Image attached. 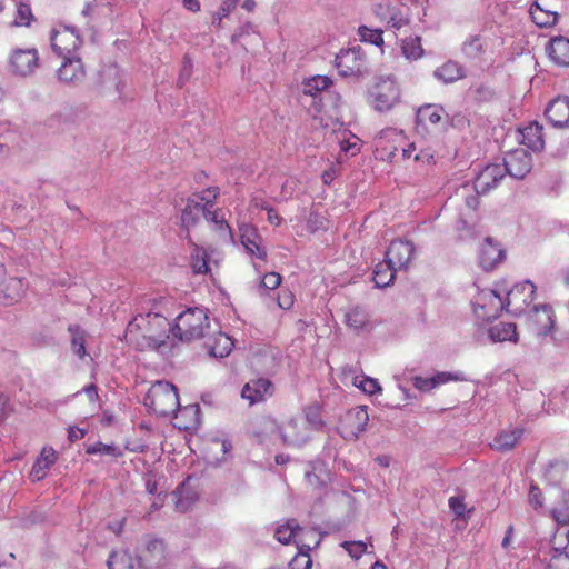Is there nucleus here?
<instances>
[{"instance_id": "nucleus-56", "label": "nucleus", "mask_w": 569, "mask_h": 569, "mask_svg": "<svg viewBox=\"0 0 569 569\" xmlns=\"http://www.w3.org/2000/svg\"><path fill=\"white\" fill-rule=\"evenodd\" d=\"M86 452L88 455H109L118 457L121 455L118 448L114 446L104 445L102 442H96L87 447Z\"/></svg>"}, {"instance_id": "nucleus-12", "label": "nucleus", "mask_w": 569, "mask_h": 569, "mask_svg": "<svg viewBox=\"0 0 569 569\" xmlns=\"http://www.w3.org/2000/svg\"><path fill=\"white\" fill-rule=\"evenodd\" d=\"M415 251V246L411 241L397 239L389 244L385 259L392 268H397L399 271L407 270L412 262Z\"/></svg>"}, {"instance_id": "nucleus-10", "label": "nucleus", "mask_w": 569, "mask_h": 569, "mask_svg": "<svg viewBox=\"0 0 569 569\" xmlns=\"http://www.w3.org/2000/svg\"><path fill=\"white\" fill-rule=\"evenodd\" d=\"M406 137L402 131L387 128L380 131L375 140L376 158L382 161H392L399 147L403 144Z\"/></svg>"}, {"instance_id": "nucleus-25", "label": "nucleus", "mask_w": 569, "mask_h": 569, "mask_svg": "<svg viewBox=\"0 0 569 569\" xmlns=\"http://www.w3.org/2000/svg\"><path fill=\"white\" fill-rule=\"evenodd\" d=\"M204 348L211 357L224 358L231 352L233 341L227 333L217 331L206 338Z\"/></svg>"}, {"instance_id": "nucleus-54", "label": "nucleus", "mask_w": 569, "mask_h": 569, "mask_svg": "<svg viewBox=\"0 0 569 569\" xmlns=\"http://www.w3.org/2000/svg\"><path fill=\"white\" fill-rule=\"evenodd\" d=\"M353 385L370 396L381 391L378 380L370 377H355Z\"/></svg>"}, {"instance_id": "nucleus-48", "label": "nucleus", "mask_w": 569, "mask_h": 569, "mask_svg": "<svg viewBox=\"0 0 569 569\" xmlns=\"http://www.w3.org/2000/svg\"><path fill=\"white\" fill-rule=\"evenodd\" d=\"M68 331L71 333V348L73 352L83 359L87 355L84 332L78 325L69 326Z\"/></svg>"}, {"instance_id": "nucleus-43", "label": "nucleus", "mask_w": 569, "mask_h": 569, "mask_svg": "<svg viewBox=\"0 0 569 569\" xmlns=\"http://www.w3.org/2000/svg\"><path fill=\"white\" fill-rule=\"evenodd\" d=\"M345 322L355 330L365 329L369 325L368 315L360 307L350 308L345 313Z\"/></svg>"}, {"instance_id": "nucleus-22", "label": "nucleus", "mask_w": 569, "mask_h": 569, "mask_svg": "<svg viewBox=\"0 0 569 569\" xmlns=\"http://www.w3.org/2000/svg\"><path fill=\"white\" fill-rule=\"evenodd\" d=\"M335 61L339 73L343 77L358 76L361 72L362 60L355 48L341 50Z\"/></svg>"}, {"instance_id": "nucleus-32", "label": "nucleus", "mask_w": 569, "mask_h": 569, "mask_svg": "<svg viewBox=\"0 0 569 569\" xmlns=\"http://www.w3.org/2000/svg\"><path fill=\"white\" fill-rule=\"evenodd\" d=\"M542 130V126L538 122L529 123L519 130L520 143L533 151L541 150L545 146Z\"/></svg>"}, {"instance_id": "nucleus-52", "label": "nucleus", "mask_w": 569, "mask_h": 569, "mask_svg": "<svg viewBox=\"0 0 569 569\" xmlns=\"http://www.w3.org/2000/svg\"><path fill=\"white\" fill-rule=\"evenodd\" d=\"M311 549L298 548V553L291 559L288 569H311L312 560L309 555Z\"/></svg>"}, {"instance_id": "nucleus-55", "label": "nucleus", "mask_w": 569, "mask_h": 569, "mask_svg": "<svg viewBox=\"0 0 569 569\" xmlns=\"http://www.w3.org/2000/svg\"><path fill=\"white\" fill-rule=\"evenodd\" d=\"M239 1L240 0H222L218 11L214 13L212 24L221 27L222 20L236 9Z\"/></svg>"}, {"instance_id": "nucleus-8", "label": "nucleus", "mask_w": 569, "mask_h": 569, "mask_svg": "<svg viewBox=\"0 0 569 569\" xmlns=\"http://www.w3.org/2000/svg\"><path fill=\"white\" fill-rule=\"evenodd\" d=\"M369 415L366 406L348 410L339 421L338 430L345 440H356L366 430Z\"/></svg>"}, {"instance_id": "nucleus-58", "label": "nucleus", "mask_w": 569, "mask_h": 569, "mask_svg": "<svg viewBox=\"0 0 569 569\" xmlns=\"http://www.w3.org/2000/svg\"><path fill=\"white\" fill-rule=\"evenodd\" d=\"M546 569H569V555L556 552L549 560Z\"/></svg>"}, {"instance_id": "nucleus-34", "label": "nucleus", "mask_w": 569, "mask_h": 569, "mask_svg": "<svg viewBox=\"0 0 569 569\" xmlns=\"http://www.w3.org/2000/svg\"><path fill=\"white\" fill-rule=\"evenodd\" d=\"M549 58L558 66H569V39L558 36L547 47Z\"/></svg>"}, {"instance_id": "nucleus-63", "label": "nucleus", "mask_w": 569, "mask_h": 569, "mask_svg": "<svg viewBox=\"0 0 569 569\" xmlns=\"http://www.w3.org/2000/svg\"><path fill=\"white\" fill-rule=\"evenodd\" d=\"M542 491L539 487L531 485L530 491H529V502L535 508H541L542 507Z\"/></svg>"}, {"instance_id": "nucleus-19", "label": "nucleus", "mask_w": 569, "mask_h": 569, "mask_svg": "<svg viewBox=\"0 0 569 569\" xmlns=\"http://www.w3.org/2000/svg\"><path fill=\"white\" fill-rule=\"evenodd\" d=\"M273 391L274 387L271 380L267 378H257L248 381L243 386L241 397L252 406L271 397Z\"/></svg>"}, {"instance_id": "nucleus-3", "label": "nucleus", "mask_w": 569, "mask_h": 569, "mask_svg": "<svg viewBox=\"0 0 569 569\" xmlns=\"http://www.w3.org/2000/svg\"><path fill=\"white\" fill-rule=\"evenodd\" d=\"M144 403L158 416L173 415L179 408L178 389L168 381H157L150 387Z\"/></svg>"}, {"instance_id": "nucleus-15", "label": "nucleus", "mask_w": 569, "mask_h": 569, "mask_svg": "<svg viewBox=\"0 0 569 569\" xmlns=\"http://www.w3.org/2000/svg\"><path fill=\"white\" fill-rule=\"evenodd\" d=\"M279 433L282 442L288 447H301L310 439L307 426L296 418L282 422L279 426Z\"/></svg>"}, {"instance_id": "nucleus-6", "label": "nucleus", "mask_w": 569, "mask_h": 569, "mask_svg": "<svg viewBox=\"0 0 569 569\" xmlns=\"http://www.w3.org/2000/svg\"><path fill=\"white\" fill-rule=\"evenodd\" d=\"M137 558L143 568L157 569L163 567L168 558V548L164 540L148 537L142 546L138 548Z\"/></svg>"}, {"instance_id": "nucleus-28", "label": "nucleus", "mask_w": 569, "mask_h": 569, "mask_svg": "<svg viewBox=\"0 0 569 569\" xmlns=\"http://www.w3.org/2000/svg\"><path fill=\"white\" fill-rule=\"evenodd\" d=\"M547 119L555 127H565L569 123V98L558 97L546 109Z\"/></svg>"}, {"instance_id": "nucleus-4", "label": "nucleus", "mask_w": 569, "mask_h": 569, "mask_svg": "<svg viewBox=\"0 0 569 569\" xmlns=\"http://www.w3.org/2000/svg\"><path fill=\"white\" fill-rule=\"evenodd\" d=\"M370 103L379 112L390 111L401 100V90L397 80L391 77H381L369 92Z\"/></svg>"}, {"instance_id": "nucleus-49", "label": "nucleus", "mask_w": 569, "mask_h": 569, "mask_svg": "<svg viewBox=\"0 0 569 569\" xmlns=\"http://www.w3.org/2000/svg\"><path fill=\"white\" fill-rule=\"evenodd\" d=\"M307 422L311 426L313 430H320L325 427V421L322 420V409L318 403H311L307 406L303 410Z\"/></svg>"}, {"instance_id": "nucleus-46", "label": "nucleus", "mask_w": 569, "mask_h": 569, "mask_svg": "<svg viewBox=\"0 0 569 569\" xmlns=\"http://www.w3.org/2000/svg\"><path fill=\"white\" fill-rule=\"evenodd\" d=\"M402 54L409 60H417L423 56V49L421 46V38L408 37L402 40L401 43Z\"/></svg>"}, {"instance_id": "nucleus-33", "label": "nucleus", "mask_w": 569, "mask_h": 569, "mask_svg": "<svg viewBox=\"0 0 569 569\" xmlns=\"http://www.w3.org/2000/svg\"><path fill=\"white\" fill-rule=\"evenodd\" d=\"M23 279L19 277L9 278L0 288V303L12 305L19 301L24 295Z\"/></svg>"}, {"instance_id": "nucleus-27", "label": "nucleus", "mask_w": 569, "mask_h": 569, "mask_svg": "<svg viewBox=\"0 0 569 569\" xmlns=\"http://www.w3.org/2000/svg\"><path fill=\"white\" fill-rule=\"evenodd\" d=\"M505 171L500 164L487 166L475 180V190L477 193L489 191L495 188L503 178Z\"/></svg>"}, {"instance_id": "nucleus-42", "label": "nucleus", "mask_w": 569, "mask_h": 569, "mask_svg": "<svg viewBox=\"0 0 569 569\" xmlns=\"http://www.w3.org/2000/svg\"><path fill=\"white\" fill-rule=\"evenodd\" d=\"M220 196V188L217 186L208 187L201 191L193 192L188 199H193L196 202H201L204 210H210L217 202Z\"/></svg>"}, {"instance_id": "nucleus-1", "label": "nucleus", "mask_w": 569, "mask_h": 569, "mask_svg": "<svg viewBox=\"0 0 569 569\" xmlns=\"http://www.w3.org/2000/svg\"><path fill=\"white\" fill-rule=\"evenodd\" d=\"M171 326L158 312L136 316L127 326L126 340L139 350H158L170 339Z\"/></svg>"}, {"instance_id": "nucleus-35", "label": "nucleus", "mask_w": 569, "mask_h": 569, "mask_svg": "<svg viewBox=\"0 0 569 569\" xmlns=\"http://www.w3.org/2000/svg\"><path fill=\"white\" fill-rule=\"evenodd\" d=\"M57 460V452L53 448H43L38 459L34 461L30 478L32 481H40L42 480L47 471L50 469V467L56 462Z\"/></svg>"}, {"instance_id": "nucleus-16", "label": "nucleus", "mask_w": 569, "mask_h": 569, "mask_svg": "<svg viewBox=\"0 0 569 569\" xmlns=\"http://www.w3.org/2000/svg\"><path fill=\"white\" fill-rule=\"evenodd\" d=\"M38 62L39 54L34 48L16 49L9 58L11 71L20 76L32 73L37 69Z\"/></svg>"}, {"instance_id": "nucleus-30", "label": "nucleus", "mask_w": 569, "mask_h": 569, "mask_svg": "<svg viewBox=\"0 0 569 569\" xmlns=\"http://www.w3.org/2000/svg\"><path fill=\"white\" fill-rule=\"evenodd\" d=\"M173 415L174 426L181 430H193L200 425L199 405L179 406Z\"/></svg>"}, {"instance_id": "nucleus-53", "label": "nucleus", "mask_w": 569, "mask_h": 569, "mask_svg": "<svg viewBox=\"0 0 569 569\" xmlns=\"http://www.w3.org/2000/svg\"><path fill=\"white\" fill-rule=\"evenodd\" d=\"M562 505L551 510L552 518L560 525H569V491L562 495Z\"/></svg>"}, {"instance_id": "nucleus-21", "label": "nucleus", "mask_w": 569, "mask_h": 569, "mask_svg": "<svg viewBox=\"0 0 569 569\" xmlns=\"http://www.w3.org/2000/svg\"><path fill=\"white\" fill-rule=\"evenodd\" d=\"M502 168L511 177L522 179L532 168L531 156L523 150H515L506 157Z\"/></svg>"}, {"instance_id": "nucleus-57", "label": "nucleus", "mask_w": 569, "mask_h": 569, "mask_svg": "<svg viewBox=\"0 0 569 569\" xmlns=\"http://www.w3.org/2000/svg\"><path fill=\"white\" fill-rule=\"evenodd\" d=\"M342 547L355 559H359L367 550L363 541H345Z\"/></svg>"}, {"instance_id": "nucleus-40", "label": "nucleus", "mask_w": 569, "mask_h": 569, "mask_svg": "<svg viewBox=\"0 0 569 569\" xmlns=\"http://www.w3.org/2000/svg\"><path fill=\"white\" fill-rule=\"evenodd\" d=\"M397 271L399 270L385 260L376 266L372 280L377 287L385 288L392 282Z\"/></svg>"}, {"instance_id": "nucleus-59", "label": "nucleus", "mask_w": 569, "mask_h": 569, "mask_svg": "<svg viewBox=\"0 0 569 569\" xmlns=\"http://www.w3.org/2000/svg\"><path fill=\"white\" fill-rule=\"evenodd\" d=\"M282 281V277L278 272H267L261 280V287L266 290L277 289Z\"/></svg>"}, {"instance_id": "nucleus-9", "label": "nucleus", "mask_w": 569, "mask_h": 569, "mask_svg": "<svg viewBox=\"0 0 569 569\" xmlns=\"http://www.w3.org/2000/svg\"><path fill=\"white\" fill-rule=\"evenodd\" d=\"M536 291L535 283L529 280L515 284L507 291V310L515 315L522 313L532 303Z\"/></svg>"}, {"instance_id": "nucleus-45", "label": "nucleus", "mask_w": 569, "mask_h": 569, "mask_svg": "<svg viewBox=\"0 0 569 569\" xmlns=\"http://www.w3.org/2000/svg\"><path fill=\"white\" fill-rule=\"evenodd\" d=\"M331 84L330 78L326 76H315L302 82V92L315 97L317 93L326 90Z\"/></svg>"}, {"instance_id": "nucleus-11", "label": "nucleus", "mask_w": 569, "mask_h": 569, "mask_svg": "<svg viewBox=\"0 0 569 569\" xmlns=\"http://www.w3.org/2000/svg\"><path fill=\"white\" fill-rule=\"evenodd\" d=\"M379 19L386 27L393 30H401L410 24V9L405 3L379 4L376 10Z\"/></svg>"}, {"instance_id": "nucleus-17", "label": "nucleus", "mask_w": 569, "mask_h": 569, "mask_svg": "<svg viewBox=\"0 0 569 569\" xmlns=\"http://www.w3.org/2000/svg\"><path fill=\"white\" fill-rule=\"evenodd\" d=\"M240 241L246 251L261 261H266L268 253L263 246V239L258 229L252 224H242L239 228Z\"/></svg>"}, {"instance_id": "nucleus-2", "label": "nucleus", "mask_w": 569, "mask_h": 569, "mask_svg": "<svg viewBox=\"0 0 569 569\" xmlns=\"http://www.w3.org/2000/svg\"><path fill=\"white\" fill-rule=\"evenodd\" d=\"M208 328L209 318L207 313L199 308H189L176 318L171 333L179 341L190 342L203 337L204 330Z\"/></svg>"}, {"instance_id": "nucleus-39", "label": "nucleus", "mask_w": 569, "mask_h": 569, "mask_svg": "<svg viewBox=\"0 0 569 569\" xmlns=\"http://www.w3.org/2000/svg\"><path fill=\"white\" fill-rule=\"evenodd\" d=\"M204 219L210 222L216 232L222 238H230L232 236L231 227L224 219L222 210L217 208L210 209L204 212Z\"/></svg>"}, {"instance_id": "nucleus-60", "label": "nucleus", "mask_w": 569, "mask_h": 569, "mask_svg": "<svg viewBox=\"0 0 569 569\" xmlns=\"http://www.w3.org/2000/svg\"><path fill=\"white\" fill-rule=\"evenodd\" d=\"M296 298L291 290L282 289L278 293L277 303L283 310H290L295 305Z\"/></svg>"}, {"instance_id": "nucleus-26", "label": "nucleus", "mask_w": 569, "mask_h": 569, "mask_svg": "<svg viewBox=\"0 0 569 569\" xmlns=\"http://www.w3.org/2000/svg\"><path fill=\"white\" fill-rule=\"evenodd\" d=\"M523 433L525 429L521 427L500 430L493 437L490 447L500 452L510 451L519 443Z\"/></svg>"}, {"instance_id": "nucleus-23", "label": "nucleus", "mask_w": 569, "mask_h": 569, "mask_svg": "<svg viewBox=\"0 0 569 569\" xmlns=\"http://www.w3.org/2000/svg\"><path fill=\"white\" fill-rule=\"evenodd\" d=\"M443 109L436 104H426L418 109L417 123L425 131L442 127L446 122Z\"/></svg>"}, {"instance_id": "nucleus-36", "label": "nucleus", "mask_w": 569, "mask_h": 569, "mask_svg": "<svg viewBox=\"0 0 569 569\" xmlns=\"http://www.w3.org/2000/svg\"><path fill=\"white\" fill-rule=\"evenodd\" d=\"M190 252V268L196 274H206L210 271L209 257L204 248L198 246L193 238L189 237Z\"/></svg>"}, {"instance_id": "nucleus-44", "label": "nucleus", "mask_w": 569, "mask_h": 569, "mask_svg": "<svg viewBox=\"0 0 569 569\" xmlns=\"http://www.w3.org/2000/svg\"><path fill=\"white\" fill-rule=\"evenodd\" d=\"M109 569H133V558L128 550H117L110 553L108 559Z\"/></svg>"}, {"instance_id": "nucleus-13", "label": "nucleus", "mask_w": 569, "mask_h": 569, "mask_svg": "<svg viewBox=\"0 0 569 569\" xmlns=\"http://www.w3.org/2000/svg\"><path fill=\"white\" fill-rule=\"evenodd\" d=\"M81 46V38L73 28L60 27L51 33V47L59 56H67L74 52Z\"/></svg>"}, {"instance_id": "nucleus-24", "label": "nucleus", "mask_w": 569, "mask_h": 569, "mask_svg": "<svg viewBox=\"0 0 569 569\" xmlns=\"http://www.w3.org/2000/svg\"><path fill=\"white\" fill-rule=\"evenodd\" d=\"M506 258L505 250L491 238H487L480 248L479 262L485 270L493 269Z\"/></svg>"}, {"instance_id": "nucleus-47", "label": "nucleus", "mask_w": 569, "mask_h": 569, "mask_svg": "<svg viewBox=\"0 0 569 569\" xmlns=\"http://www.w3.org/2000/svg\"><path fill=\"white\" fill-rule=\"evenodd\" d=\"M33 20L34 16L30 3L22 0L19 1L16 4V16L13 24L17 27H30Z\"/></svg>"}, {"instance_id": "nucleus-41", "label": "nucleus", "mask_w": 569, "mask_h": 569, "mask_svg": "<svg viewBox=\"0 0 569 569\" xmlns=\"http://www.w3.org/2000/svg\"><path fill=\"white\" fill-rule=\"evenodd\" d=\"M436 77L446 83L455 82L463 77L461 67L455 61H447L435 72Z\"/></svg>"}, {"instance_id": "nucleus-50", "label": "nucleus", "mask_w": 569, "mask_h": 569, "mask_svg": "<svg viewBox=\"0 0 569 569\" xmlns=\"http://www.w3.org/2000/svg\"><path fill=\"white\" fill-rule=\"evenodd\" d=\"M276 427V421L269 417H264L256 421L252 430L253 437L262 442L269 432H272Z\"/></svg>"}, {"instance_id": "nucleus-18", "label": "nucleus", "mask_w": 569, "mask_h": 569, "mask_svg": "<svg viewBox=\"0 0 569 569\" xmlns=\"http://www.w3.org/2000/svg\"><path fill=\"white\" fill-rule=\"evenodd\" d=\"M529 323L531 330L537 336H547L551 333L555 328V312L552 307L549 305L533 307L529 316Z\"/></svg>"}, {"instance_id": "nucleus-38", "label": "nucleus", "mask_w": 569, "mask_h": 569, "mask_svg": "<svg viewBox=\"0 0 569 569\" xmlns=\"http://www.w3.org/2000/svg\"><path fill=\"white\" fill-rule=\"evenodd\" d=\"M489 336L492 341H518L517 327L512 322H499L490 327Z\"/></svg>"}, {"instance_id": "nucleus-5", "label": "nucleus", "mask_w": 569, "mask_h": 569, "mask_svg": "<svg viewBox=\"0 0 569 569\" xmlns=\"http://www.w3.org/2000/svg\"><path fill=\"white\" fill-rule=\"evenodd\" d=\"M305 536H311V542L315 546L319 545L320 538L318 532L313 529L300 527L293 519L279 526L274 531V538L282 545L295 542L297 548L311 549V543L309 541H305Z\"/></svg>"}, {"instance_id": "nucleus-61", "label": "nucleus", "mask_w": 569, "mask_h": 569, "mask_svg": "<svg viewBox=\"0 0 569 569\" xmlns=\"http://www.w3.org/2000/svg\"><path fill=\"white\" fill-rule=\"evenodd\" d=\"M413 160L428 166H433L436 163L435 153L430 148L420 149L415 153Z\"/></svg>"}, {"instance_id": "nucleus-64", "label": "nucleus", "mask_w": 569, "mask_h": 569, "mask_svg": "<svg viewBox=\"0 0 569 569\" xmlns=\"http://www.w3.org/2000/svg\"><path fill=\"white\" fill-rule=\"evenodd\" d=\"M450 509L458 516L462 517L466 511V505L463 502V497L455 496L449 499Z\"/></svg>"}, {"instance_id": "nucleus-29", "label": "nucleus", "mask_w": 569, "mask_h": 569, "mask_svg": "<svg viewBox=\"0 0 569 569\" xmlns=\"http://www.w3.org/2000/svg\"><path fill=\"white\" fill-rule=\"evenodd\" d=\"M173 495L176 496V510L184 513L194 506L199 499L198 491L191 486L190 478L181 482Z\"/></svg>"}, {"instance_id": "nucleus-20", "label": "nucleus", "mask_w": 569, "mask_h": 569, "mask_svg": "<svg viewBox=\"0 0 569 569\" xmlns=\"http://www.w3.org/2000/svg\"><path fill=\"white\" fill-rule=\"evenodd\" d=\"M532 22L539 28H551L559 19L557 10L549 0H535L529 9Z\"/></svg>"}, {"instance_id": "nucleus-31", "label": "nucleus", "mask_w": 569, "mask_h": 569, "mask_svg": "<svg viewBox=\"0 0 569 569\" xmlns=\"http://www.w3.org/2000/svg\"><path fill=\"white\" fill-rule=\"evenodd\" d=\"M86 71L80 59L66 58L58 69V78L66 83H78L84 79Z\"/></svg>"}, {"instance_id": "nucleus-62", "label": "nucleus", "mask_w": 569, "mask_h": 569, "mask_svg": "<svg viewBox=\"0 0 569 569\" xmlns=\"http://www.w3.org/2000/svg\"><path fill=\"white\" fill-rule=\"evenodd\" d=\"M435 387L439 385L447 383L449 381H459L463 380L462 377L459 375L450 373V372H438L436 376L432 377Z\"/></svg>"}, {"instance_id": "nucleus-51", "label": "nucleus", "mask_w": 569, "mask_h": 569, "mask_svg": "<svg viewBox=\"0 0 569 569\" xmlns=\"http://www.w3.org/2000/svg\"><path fill=\"white\" fill-rule=\"evenodd\" d=\"M358 36L360 37L361 41L369 42L377 47H381L383 44L381 29H371L367 26H360L358 28Z\"/></svg>"}, {"instance_id": "nucleus-7", "label": "nucleus", "mask_w": 569, "mask_h": 569, "mask_svg": "<svg viewBox=\"0 0 569 569\" xmlns=\"http://www.w3.org/2000/svg\"><path fill=\"white\" fill-rule=\"evenodd\" d=\"M475 312L482 320L489 321L507 309L506 298L496 289H482L475 298Z\"/></svg>"}, {"instance_id": "nucleus-14", "label": "nucleus", "mask_w": 569, "mask_h": 569, "mask_svg": "<svg viewBox=\"0 0 569 569\" xmlns=\"http://www.w3.org/2000/svg\"><path fill=\"white\" fill-rule=\"evenodd\" d=\"M204 207L201 202H196L193 199H187L183 209L180 214V228L186 232V238H193V233L200 229L204 218Z\"/></svg>"}, {"instance_id": "nucleus-37", "label": "nucleus", "mask_w": 569, "mask_h": 569, "mask_svg": "<svg viewBox=\"0 0 569 569\" xmlns=\"http://www.w3.org/2000/svg\"><path fill=\"white\" fill-rule=\"evenodd\" d=\"M120 69L117 64H109L101 68L98 73V84L107 90H120Z\"/></svg>"}]
</instances>
